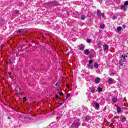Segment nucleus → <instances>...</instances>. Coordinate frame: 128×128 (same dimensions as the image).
I'll use <instances>...</instances> for the list:
<instances>
[{"label": "nucleus", "mask_w": 128, "mask_h": 128, "mask_svg": "<svg viewBox=\"0 0 128 128\" xmlns=\"http://www.w3.org/2000/svg\"><path fill=\"white\" fill-rule=\"evenodd\" d=\"M78 126H80L79 122H74L70 128H78Z\"/></svg>", "instance_id": "obj_2"}, {"label": "nucleus", "mask_w": 128, "mask_h": 128, "mask_svg": "<svg viewBox=\"0 0 128 128\" xmlns=\"http://www.w3.org/2000/svg\"><path fill=\"white\" fill-rule=\"evenodd\" d=\"M100 28H102V29L104 28V24H102L100 25Z\"/></svg>", "instance_id": "obj_20"}, {"label": "nucleus", "mask_w": 128, "mask_h": 128, "mask_svg": "<svg viewBox=\"0 0 128 128\" xmlns=\"http://www.w3.org/2000/svg\"><path fill=\"white\" fill-rule=\"evenodd\" d=\"M124 5L128 6V0L125 2Z\"/></svg>", "instance_id": "obj_25"}, {"label": "nucleus", "mask_w": 128, "mask_h": 128, "mask_svg": "<svg viewBox=\"0 0 128 128\" xmlns=\"http://www.w3.org/2000/svg\"><path fill=\"white\" fill-rule=\"evenodd\" d=\"M117 112H118V114H120V112H121L120 108H117Z\"/></svg>", "instance_id": "obj_21"}, {"label": "nucleus", "mask_w": 128, "mask_h": 128, "mask_svg": "<svg viewBox=\"0 0 128 128\" xmlns=\"http://www.w3.org/2000/svg\"><path fill=\"white\" fill-rule=\"evenodd\" d=\"M0 48H2V47L0 46Z\"/></svg>", "instance_id": "obj_41"}, {"label": "nucleus", "mask_w": 128, "mask_h": 128, "mask_svg": "<svg viewBox=\"0 0 128 128\" xmlns=\"http://www.w3.org/2000/svg\"><path fill=\"white\" fill-rule=\"evenodd\" d=\"M108 84H112V79H109L108 80Z\"/></svg>", "instance_id": "obj_16"}, {"label": "nucleus", "mask_w": 128, "mask_h": 128, "mask_svg": "<svg viewBox=\"0 0 128 128\" xmlns=\"http://www.w3.org/2000/svg\"><path fill=\"white\" fill-rule=\"evenodd\" d=\"M126 58H128V56H124V55L121 56L120 61V66H122V64H124V62H126Z\"/></svg>", "instance_id": "obj_1"}, {"label": "nucleus", "mask_w": 128, "mask_h": 128, "mask_svg": "<svg viewBox=\"0 0 128 128\" xmlns=\"http://www.w3.org/2000/svg\"><path fill=\"white\" fill-rule=\"evenodd\" d=\"M14 14H20V11L18 10H14Z\"/></svg>", "instance_id": "obj_17"}, {"label": "nucleus", "mask_w": 128, "mask_h": 128, "mask_svg": "<svg viewBox=\"0 0 128 128\" xmlns=\"http://www.w3.org/2000/svg\"><path fill=\"white\" fill-rule=\"evenodd\" d=\"M60 96H62V94H64V93L62 92H60V94H59Z\"/></svg>", "instance_id": "obj_31"}, {"label": "nucleus", "mask_w": 128, "mask_h": 128, "mask_svg": "<svg viewBox=\"0 0 128 128\" xmlns=\"http://www.w3.org/2000/svg\"><path fill=\"white\" fill-rule=\"evenodd\" d=\"M84 53L85 54H86V56H88V54H90V51H88V50H86L84 51Z\"/></svg>", "instance_id": "obj_7"}, {"label": "nucleus", "mask_w": 128, "mask_h": 128, "mask_svg": "<svg viewBox=\"0 0 128 128\" xmlns=\"http://www.w3.org/2000/svg\"><path fill=\"white\" fill-rule=\"evenodd\" d=\"M7 64H8V62H6Z\"/></svg>", "instance_id": "obj_38"}, {"label": "nucleus", "mask_w": 128, "mask_h": 128, "mask_svg": "<svg viewBox=\"0 0 128 128\" xmlns=\"http://www.w3.org/2000/svg\"><path fill=\"white\" fill-rule=\"evenodd\" d=\"M70 96V94H68L66 95V100L67 98H68V96Z\"/></svg>", "instance_id": "obj_26"}, {"label": "nucleus", "mask_w": 128, "mask_h": 128, "mask_svg": "<svg viewBox=\"0 0 128 128\" xmlns=\"http://www.w3.org/2000/svg\"><path fill=\"white\" fill-rule=\"evenodd\" d=\"M70 54H72V52L70 51V52H68L67 56H70Z\"/></svg>", "instance_id": "obj_28"}, {"label": "nucleus", "mask_w": 128, "mask_h": 128, "mask_svg": "<svg viewBox=\"0 0 128 128\" xmlns=\"http://www.w3.org/2000/svg\"><path fill=\"white\" fill-rule=\"evenodd\" d=\"M79 48L80 50H84V46H82V44L80 45Z\"/></svg>", "instance_id": "obj_5"}, {"label": "nucleus", "mask_w": 128, "mask_h": 128, "mask_svg": "<svg viewBox=\"0 0 128 128\" xmlns=\"http://www.w3.org/2000/svg\"><path fill=\"white\" fill-rule=\"evenodd\" d=\"M102 16V18H104V13H101L100 16Z\"/></svg>", "instance_id": "obj_27"}, {"label": "nucleus", "mask_w": 128, "mask_h": 128, "mask_svg": "<svg viewBox=\"0 0 128 128\" xmlns=\"http://www.w3.org/2000/svg\"><path fill=\"white\" fill-rule=\"evenodd\" d=\"M9 120H10V118H8Z\"/></svg>", "instance_id": "obj_39"}, {"label": "nucleus", "mask_w": 128, "mask_h": 128, "mask_svg": "<svg viewBox=\"0 0 128 128\" xmlns=\"http://www.w3.org/2000/svg\"><path fill=\"white\" fill-rule=\"evenodd\" d=\"M89 64H92V60H89Z\"/></svg>", "instance_id": "obj_29"}, {"label": "nucleus", "mask_w": 128, "mask_h": 128, "mask_svg": "<svg viewBox=\"0 0 128 128\" xmlns=\"http://www.w3.org/2000/svg\"><path fill=\"white\" fill-rule=\"evenodd\" d=\"M28 118V120H32V118Z\"/></svg>", "instance_id": "obj_36"}, {"label": "nucleus", "mask_w": 128, "mask_h": 128, "mask_svg": "<svg viewBox=\"0 0 128 128\" xmlns=\"http://www.w3.org/2000/svg\"><path fill=\"white\" fill-rule=\"evenodd\" d=\"M23 100H26V96L24 97Z\"/></svg>", "instance_id": "obj_32"}, {"label": "nucleus", "mask_w": 128, "mask_h": 128, "mask_svg": "<svg viewBox=\"0 0 128 128\" xmlns=\"http://www.w3.org/2000/svg\"><path fill=\"white\" fill-rule=\"evenodd\" d=\"M95 108L96 109L98 108H100V104L98 103H95Z\"/></svg>", "instance_id": "obj_10"}, {"label": "nucleus", "mask_w": 128, "mask_h": 128, "mask_svg": "<svg viewBox=\"0 0 128 128\" xmlns=\"http://www.w3.org/2000/svg\"><path fill=\"white\" fill-rule=\"evenodd\" d=\"M85 19H86V16H84V15H82L81 16V20H84Z\"/></svg>", "instance_id": "obj_14"}, {"label": "nucleus", "mask_w": 128, "mask_h": 128, "mask_svg": "<svg viewBox=\"0 0 128 128\" xmlns=\"http://www.w3.org/2000/svg\"><path fill=\"white\" fill-rule=\"evenodd\" d=\"M20 94H22V93H20Z\"/></svg>", "instance_id": "obj_40"}, {"label": "nucleus", "mask_w": 128, "mask_h": 128, "mask_svg": "<svg viewBox=\"0 0 128 128\" xmlns=\"http://www.w3.org/2000/svg\"><path fill=\"white\" fill-rule=\"evenodd\" d=\"M55 96H56V98H60V96H58V94H56Z\"/></svg>", "instance_id": "obj_30"}, {"label": "nucleus", "mask_w": 128, "mask_h": 128, "mask_svg": "<svg viewBox=\"0 0 128 128\" xmlns=\"http://www.w3.org/2000/svg\"><path fill=\"white\" fill-rule=\"evenodd\" d=\"M126 117H122L121 120V122H126Z\"/></svg>", "instance_id": "obj_13"}, {"label": "nucleus", "mask_w": 128, "mask_h": 128, "mask_svg": "<svg viewBox=\"0 0 128 128\" xmlns=\"http://www.w3.org/2000/svg\"><path fill=\"white\" fill-rule=\"evenodd\" d=\"M120 30H122V27L120 26H118L117 28V31L118 32H120Z\"/></svg>", "instance_id": "obj_18"}, {"label": "nucleus", "mask_w": 128, "mask_h": 128, "mask_svg": "<svg viewBox=\"0 0 128 128\" xmlns=\"http://www.w3.org/2000/svg\"><path fill=\"white\" fill-rule=\"evenodd\" d=\"M87 42H88V44H90V42H92V40L90 39H88L86 40Z\"/></svg>", "instance_id": "obj_23"}, {"label": "nucleus", "mask_w": 128, "mask_h": 128, "mask_svg": "<svg viewBox=\"0 0 128 128\" xmlns=\"http://www.w3.org/2000/svg\"><path fill=\"white\" fill-rule=\"evenodd\" d=\"M94 68H98V64L97 63H96L94 64Z\"/></svg>", "instance_id": "obj_15"}, {"label": "nucleus", "mask_w": 128, "mask_h": 128, "mask_svg": "<svg viewBox=\"0 0 128 128\" xmlns=\"http://www.w3.org/2000/svg\"><path fill=\"white\" fill-rule=\"evenodd\" d=\"M100 78L97 77L96 79H95V82L96 84H100Z\"/></svg>", "instance_id": "obj_3"}, {"label": "nucleus", "mask_w": 128, "mask_h": 128, "mask_svg": "<svg viewBox=\"0 0 128 128\" xmlns=\"http://www.w3.org/2000/svg\"><path fill=\"white\" fill-rule=\"evenodd\" d=\"M104 50H108V46L106 44H104Z\"/></svg>", "instance_id": "obj_6"}, {"label": "nucleus", "mask_w": 128, "mask_h": 128, "mask_svg": "<svg viewBox=\"0 0 128 128\" xmlns=\"http://www.w3.org/2000/svg\"><path fill=\"white\" fill-rule=\"evenodd\" d=\"M66 88H68L70 86V84H66Z\"/></svg>", "instance_id": "obj_33"}, {"label": "nucleus", "mask_w": 128, "mask_h": 128, "mask_svg": "<svg viewBox=\"0 0 128 128\" xmlns=\"http://www.w3.org/2000/svg\"><path fill=\"white\" fill-rule=\"evenodd\" d=\"M121 10L126 12V6L125 5H122L121 7Z\"/></svg>", "instance_id": "obj_4"}, {"label": "nucleus", "mask_w": 128, "mask_h": 128, "mask_svg": "<svg viewBox=\"0 0 128 128\" xmlns=\"http://www.w3.org/2000/svg\"><path fill=\"white\" fill-rule=\"evenodd\" d=\"M101 14L102 13L100 12V10H97V14H98V16H100Z\"/></svg>", "instance_id": "obj_11"}, {"label": "nucleus", "mask_w": 128, "mask_h": 128, "mask_svg": "<svg viewBox=\"0 0 128 128\" xmlns=\"http://www.w3.org/2000/svg\"><path fill=\"white\" fill-rule=\"evenodd\" d=\"M90 120V118L88 117H85V122H88Z\"/></svg>", "instance_id": "obj_24"}, {"label": "nucleus", "mask_w": 128, "mask_h": 128, "mask_svg": "<svg viewBox=\"0 0 128 128\" xmlns=\"http://www.w3.org/2000/svg\"><path fill=\"white\" fill-rule=\"evenodd\" d=\"M90 92H91L94 93V92H96V89L94 88H92L90 90Z\"/></svg>", "instance_id": "obj_19"}, {"label": "nucleus", "mask_w": 128, "mask_h": 128, "mask_svg": "<svg viewBox=\"0 0 128 128\" xmlns=\"http://www.w3.org/2000/svg\"><path fill=\"white\" fill-rule=\"evenodd\" d=\"M98 91L99 92H102V88L100 87H98Z\"/></svg>", "instance_id": "obj_12"}, {"label": "nucleus", "mask_w": 128, "mask_h": 128, "mask_svg": "<svg viewBox=\"0 0 128 128\" xmlns=\"http://www.w3.org/2000/svg\"><path fill=\"white\" fill-rule=\"evenodd\" d=\"M58 83H56V84H55V86H58Z\"/></svg>", "instance_id": "obj_37"}, {"label": "nucleus", "mask_w": 128, "mask_h": 128, "mask_svg": "<svg viewBox=\"0 0 128 128\" xmlns=\"http://www.w3.org/2000/svg\"><path fill=\"white\" fill-rule=\"evenodd\" d=\"M58 104H60V106H62V103H58Z\"/></svg>", "instance_id": "obj_34"}, {"label": "nucleus", "mask_w": 128, "mask_h": 128, "mask_svg": "<svg viewBox=\"0 0 128 128\" xmlns=\"http://www.w3.org/2000/svg\"><path fill=\"white\" fill-rule=\"evenodd\" d=\"M112 102H114V104H116V102H118V98H112Z\"/></svg>", "instance_id": "obj_8"}, {"label": "nucleus", "mask_w": 128, "mask_h": 128, "mask_svg": "<svg viewBox=\"0 0 128 128\" xmlns=\"http://www.w3.org/2000/svg\"><path fill=\"white\" fill-rule=\"evenodd\" d=\"M17 32H26V30H24V29H21L18 30Z\"/></svg>", "instance_id": "obj_9"}, {"label": "nucleus", "mask_w": 128, "mask_h": 128, "mask_svg": "<svg viewBox=\"0 0 128 128\" xmlns=\"http://www.w3.org/2000/svg\"><path fill=\"white\" fill-rule=\"evenodd\" d=\"M88 68H89L92 69L93 66L92 64H89V65H88Z\"/></svg>", "instance_id": "obj_22"}, {"label": "nucleus", "mask_w": 128, "mask_h": 128, "mask_svg": "<svg viewBox=\"0 0 128 128\" xmlns=\"http://www.w3.org/2000/svg\"><path fill=\"white\" fill-rule=\"evenodd\" d=\"M122 28H126V25H123V26H122Z\"/></svg>", "instance_id": "obj_35"}]
</instances>
